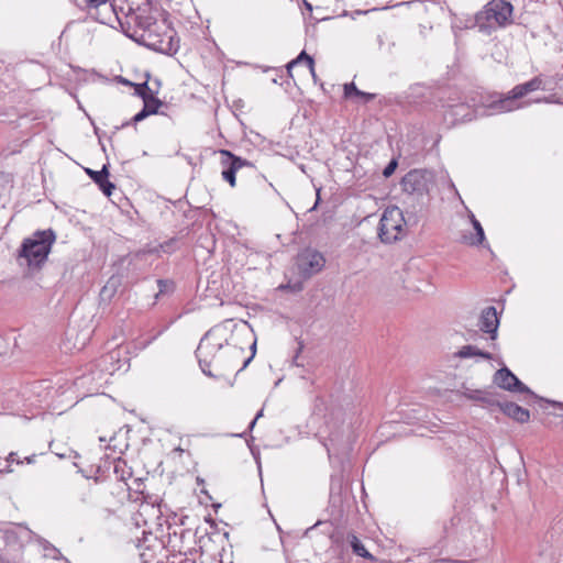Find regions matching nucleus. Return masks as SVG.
Segmentation results:
<instances>
[{"instance_id": "1", "label": "nucleus", "mask_w": 563, "mask_h": 563, "mask_svg": "<svg viewBox=\"0 0 563 563\" xmlns=\"http://www.w3.org/2000/svg\"><path fill=\"white\" fill-rule=\"evenodd\" d=\"M223 332L220 328L210 329L196 350L199 366L209 377H220L224 372L233 369L243 353L242 349L228 343Z\"/></svg>"}, {"instance_id": "2", "label": "nucleus", "mask_w": 563, "mask_h": 563, "mask_svg": "<svg viewBox=\"0 0 563 563\" xmlns=\"http://www.w3.org/2000/svg\"><path fill=\"white\" fill-rule=\"evenodd\" d=\"M112 11L118 15L114 8ZM121 26H135L134 33L141 31L140 37L142 43L148 47V35H159L162 32H169V23L164 18V12L158 8H154L150 2H143L136 8L129 7L124 13V21L117 16Z\"/></svg>"}, {"instance_id": "3", "label": "nucleus", "mask_w": 563, "mask_h": 563, "mask_svg": "<svg viewBox=\"0 0 563 563\" xmlns=\"http://www.w3.org/2000/svg\"><path fill=\"white\" fill-rule=\"evenodd\" d=\"M55 241L56 233L53 229L37 230L22 241L19 258L25 260L30 268L40 269L47 261Z\"/></svg>"}, {"instance_id": "4", "label": "nucleus", "mask_w": 563, "mask_h": 563, "mask_svg": "<svg viewBox=\"0 0 563 563\" xmlns=\"http://www.w3.org/2000/svg\"><path fill=\"white\" fill-rule=\"evenodd\" d=\"M512 5L505 0H492L475 15V24L483 32L494 25L504 26L510 22Z\"/></svg>"}, {"instance_id": "5", "label": "nucleus", "mask_w": 563, "mask_h": 563, "mask_svg": "<svg viewBox=\"0 0 563 563\" xmlns=\"http://www.w3.org/2000/svg\"><path fill=\"white\" fill-rule=\"evenodd\" d=\"M405 219L398 207L387 208L378 224V236L383 243H393L404 234Z\"/></svg>"}, {"instance_id": "6", "label": "nucleus", "mask_w": 563, "mask_h": 563, "mask_svg": "<svg viewBox=\"0 0 563 563\" xmlns=\"http://www.w3.org/2000/svg\"><path fill=\"white\" fill-rule=\"evenodd\" d=\"M433 181L434 176L432 172L428 169H412L404 176L401 185L407 194L423 197L428 195Z\"/></svg>"}, {"instance_id": "7", "label": "nucleus", "mask_w": 563, "mask_h": 563, "mask_svg": "<svg viewBox=\"0 0 563 563\" xmlns=\"http://www.w3.org/2000/svg\"><path fill=\"white\" fill-rule=\"evenodd\" d=\"M324 264L325 260L323 255L313 249L302 250L296 258L298 272L303 278H309L321 272Z\"/></svg>"}, {"instance_id": "8", "label": "nucleus", "mask_w": 563, "mask_h": 563, "mask_svg": "<svg viewBox=\"0 0 563 563\" xmlns=\"http://www.w3.org/2000/svg\"><path fill=\"white\" fill-rule=\"evenodd\" d=\"M5 552L10 554L11 551H22L25 543L30 542L33 538V531L24 525H15L8 529H1Z\"/></svg>"}, {"instance_id": "9", "label": "nucleus", "mask_w": 563, "mask_h": 563, "mask_svg": "<svg viewBox=\"0 0 563 563\" xmlns=\"http://www.w3.org/2000/svg\"><path fill=\"white\" fill-rule=\"evenodd\" d=\"M528 104V102L518 101L516 97H512V90H510L506 95H498L496 97H492V99H489L487 103L484 104L485 110L483 114L494 115L499 113L511 112L520 108H523Z\"/></svg>"}, {"instance_id": "10", "label": "nucleus", "mask_w": 563, "mask_h": 563, "mask_svg": "<svg viewBox=\"0 0 563 563\" xmlns=\"http://www.w3.org/2000/svg\"><path fill=\"white\" fill-rule=\"evenodd\" d=\"M499 388L511 393H525L536 397L534 393L526 386L508 367L499 368L493 379Z\"/></svg>"}, {"instance_id": "11", "label": "nucleus", "mask_w": 563, "mask_h": 563, "mask_svg": "<svg viewBox=\"0 0 563 563\" xmlns=\"http://www.w3.org/2000/svg\"><path fill=\"white\" fill-rule=\"evenodd\" d=\"M221 155V165L223 166V170L221 173L222 178L230 184L231 187L235 186V175L239 169L244 166H252V164L240 157L234 155L228 150H220Z\"/></svg>"}, {"instance_id": "12", "label": "nucleus", "mask_w": 563, "mask_h": 563, "mask_svg": "<svg viewBox=\"0 0 563 563\" xmlns=\"http://www.w3.org/2000/svg\"><path fill=\"white\" fill-rule=\"evenodd\" d=\"M221 155V165L223 166V170L221 173L222 178L230 184L231 187L235 186V175L239 169L244 166H252V164L240 157L234 155L228 150H220Z\"/></svg>"}, {"instance_id": "13", "label": "nucleus", "mask_w": 563, "mask_h": 563, "mask_svg": "<svg viewBox=\"0 0 563 563\" xmlns=\"http://www.w3.org/2000/svg\"><path fill=\"white\" fill-rule=\"evenodd\" d=\"M148 48L173 55L179 48V41L175 38V31L169 26V32H162L159 35H148Z\"/></svg>"}, {"instance_id": "14", "label": "nucleus", "mask_w": 563, "mask_h": 563, "mask_svg": "<svg viewBox=\"0 0 563 563\" xmlns=\"http://www.w3.org/2000/svg\"><path fill=\"white\" fill-rule=\"evenodd\" d=\"M478 327L481 331L490 334V339L497 338V330L499 327V319L497 317V310L490 306L485 308L479 317Z\"/></svg>"}, {"instance_id": "15", "label": "nucleus", "mask_w": 563, "mask_h": 563, "mask_svg": "<svg viewBox=\"0 0 563 563\" xmlns=\"http://www.w3.org/2000/svg\"><path fill=\"white\" fill-rule=\"evenodd\" d=\"M498 407L506 416L512 418L517 422L525 423L530 419L529 410L515 402H499Z\"/></svg>"}, {"instance_id": "16", "label": "nucleus", "mask_w": 563, "mask_h": 563, "mask_svg": "<svg viewBox=\"0 0 563 563\" xmlns=\"http://www.w3.org/2000/svg\"><path fill=\"white\" fill-rule=\"evenodd\" d=\"M86 172L106 196H111L114 184L108 179L109 172L106 165L100 170L87 168Z\"/></svg>"}, {"instance_id": "17", "label": "nucleus", "mask_w": 563, "mask_h": 563, "mask_svg": "<svg viewBox=\"0 0 563 563\" xmlns=\"http://www.w3.org/2000/svg\"><path fill=\"white\" fill-rule=\"evenodd\" d=\"M543 87V80L541 77L537 76L530 79L527 82L519 84L515 86L512 90V97H516L518 101H521L523 97L528 93L539 90Z\"/></svg>"}, {"instance_id": "18", "label": "nucleus", "mask_w": 563, "mask_h": 563, "mask_svg": "<svg viewBox=\"0 0 563 563\" xmlns=\"http://www.w3.org/2000/svg\"><path fill=\"white\" fill-rule=\"evenodd\" d=\"M466 397L471 400H475L478 402H482L488 407L497 406L499 405V401L497 400L495 394L487 391V390H479L474 389L466 393Z\"/></svg>"}, {"instance_id": "19", "label": "nucleus", "mask_w": 563, "mask_h": 563, "mask_svg": "<svg viewBox=\"0 0 563 563\" xmlns=\"http://www.w3.org/2000/svg\"><path fill=\"white\" fill-rule=\"evenodd\" d=\"M176 249H177V239L172 238V239L158 244L157 246L147 247V249L142 250V254H144V255L159 254L161 252L166 253V254H172L176 251Z\"/></svg>"}, {"instance_id": "20", "label": "nucleus", "mask_w": 563, "mask_h": 563, "mask_svg": "<svg viewBox=\"0 0 563 563\" xmlns=\"http://www.w3.org/2000/svg\"><path fill=\"white\" fill-rule=\"evenodd\" d=\"M113 473L118 481L126 482L132 476V470L126 462L120 457L113 461Z\"/></svg>"}, {"instance_id": "21", "label": "nucleus", "mask_w": 563, "mask_h": 563, "mask_svg": "<svg viewBox=\"0 0 563 563\" xmlns=\"http://www.w3.org/2000/svg\"><path fill=\"white\" fill-rule=\"evenodd\" d=\"M455 355L460 358H467L472 356H479L485 360L493 358V355L490 353L482 351L475 345H464L455 353Z\"/></svg>"}, {"instance_id": "22", "label": "nucleus", "mask_w": 563, "mask_h": 563, "mask_svg": "<svg viewBox=\"0 0 563 563\" xmlns=\"http://www.w3.org/2000/svg\"><path fill=\"white\" fill-rule=\"evenodd\" d=\"M470 220H471V223H472L476 234H475V236H470V238L465 236V241L470 245L482 244L485 241L484 229H483L481 222L475 218V216L472 212H470Z\"/></svg>"}, {"instance_id": "23", "label": "nucleus", "mask_w": 563, "mask_h": 563, "mask_svg": "<svg viewBox=\"0 0 563 563\" xmlns=\"http://www.w3.org/2000/svg\"><path fill=\"white\" fill-rule=\"evenodd\" d=\"M108 0H85V9H87L88 14L99 21L100 23L106 24L107 20L99 15V8L107 7Z\"/></svg>"}, {"instance_id": "24", "label": "nucleus", "mask_w": 563, "mask_h": 563, "mask_svg": "<svg viewBox=\"0 0 563 563\" xmlns=\"http://www.w3.org/2000/svg\"><path fill=\"white\" fill-rule=\"evenodd\" d=\"M305 63L307 65V67L309 68L313 79H316V74H314V60L313 58L308 55L305 51H302L295 59H292L288 65H287V70L288 73L290 74L291 73V69L292 67L299 65V64H302Z\"/></svg>"}, {"instance_id": "25", "label": "nucleus", "mask_w": 563, "mask_h": 563, "mask_svg": "<svg viewBox=\"0 0 563 563\" xmlns=\"http://www.w3.org/2000/svg\"><path fill=\"white\" fill-rule=\"evenodd\" d=\"M350 544H351L353 552L356 555L362 556L364 559H369V560L374 559L373 555L366 550V548L364 547V544L357 537L352 536Z\"/></svg>"}, {"instance_id": "26", "label": "nucleus", "mask_w": 563, "mask_h": 563, "mask_svg": "<svg viewBox=\"0 0 563 563\" xmlns=\"http://www.w3.org/2000/svg\"><path fill=\"white\" fill-rule=\"evenodd\" d=\"M163 106V102L153 95L152 97L145 99L143 101V108L145 110H152L151 115L153 114H163L164 112L159 111V108Z\"/></svg>"}, {"instance_id": "27", "label": "nucleus", "mask_w": 563, "mask_h": 563, "mask_svg": "<svg viewBox=\"0 0 563 563\" xmlns=\"http://www.w3.org/2000/svg\"><path fill=\"white\" fill-rule=\"evenodd\" d=\"M135 95L139 96L143 101L153 95H156L157 91H153L148 86L147 81L141 84H134Z\"/></svg>"}, {"instance_id": "28", "label": "nucleus", "mask_w": 563, "mask_h": 563, "mask_svg": "<svg viewBox=\"0 0 563 563\" xmlns=\"http://www.w3.org/2000/svg\"><path fill=\"white\" fill-rule=\"evenodd\" d=\"M151 111L152 110H145L144 108H142L141 111H139L132 119L131 121H126L124 123H122L120 126H115L117 130L121 129V128H125L128 125H130L131 123H139L141 121H143L144 119H146L148 115H151Z\"/></svg>"}, {"instance_id": "29", "label": "nucleus", "mask_w": 563, "mask_h": 563, "mask_svg": "<svg viewBox=\"0 0 563 563\" xmlns=\"http://www.w3.org/2000/svg\"><path fill=\"white\" fill-rule=\"evenodd\" d=\"M361 95V90L357 89L354 82H347L344 85V97L351 99Z\"/></svg>"}, {"instance_id": "30", "label": "nucleus", "mask_w": 563, "mask_h": 563, "mask_svg": "<svg viewBox=\"0 0 563 563\" xmlns=\"http://www.w3.org/2000/svg\"><path fill=\"white\" fill-rule=\"evenodd\" d=\"M157 286H158V292L155 296L156 298H158V296L161 294H164V292L168 291L172 288V284L168 280H165V279H158L157 280Z\"/></svg>"}, {"instance_id": "31", "label": "nucleus", "mask_w": 563, "mask_h": 563, "mask_svg": "<svg viewBox=\"0 0 563 563\" xmlns=\"http://www.w3.org/2000/svg\"><path fill=\"white\" fill-rule=\"evenodd\" d=\"M167 328L164 327L162 328L161 330H158L156 333H154L153 335H151L148 339L140 342L139 344L145 349L146 346H148L153 341H155L159 335L163 334V332L166 330Z\"/></svg>"}, {"instance_id": "32", "label": "nucleus", "mask_w": 563, "mask_h": 563, "mask_svg": "<svg viewBox=\"0 0 563 563\" xmlns=\"http://www.w3.org/2000/svg\"><path fill=\"white\" fill-rule=\"evenodd\" d=\"M396 167H397V161L391 159V161L387 164V166L384 168V170H383V175H384L385 177H389V176H391V175L394 174V172H395Z\"/></svg>"}, {"instance_id": "33", "label": "nucleus", "mask_w": 563, "mask_h": 563, "mask_svg": "<svg viewBox=\"0 0 563 563\" xmlns=\"http://www.w3.org/2000/svg\"><path fill=\"white\" fill-rule=\"evenodd\" d=\"M13 181V175L7 172H0V186L9 185Z\"/></svg>"}, {"instance_id": "34", "label": "nucleus", "mask_w": 563, "mask_h": 563, "mask_svg": "<svg viewBox=\"0 0 563 563\" xmlns=\"http://www.w3.org/2000/svg\"><path fill=\"white\" fill-rule=\"evenodd\" d=\"M328 441H329V443H324V446L327 448L329 456H331L332 450H335V446H336L335 441L336 440L334 437H330Z\"/></svg>"}, {"instance_id": "35", "label": "nucleus", "mask_w": 563, "mask_h": 563, "mask_svg": "<svg viewBox=\"0 0 563 563\" xmlns=\"http://www.w3.org/2000/svg\"><path fill=\"white\" fill-rule=\"evenodd\" d=\"M303 347H305L303 342L302 341H298V349H297L296 355H295L294 361H292V363L296 366L300 365L297 360L299 357V354L302 352Z\"/></svg>"}, {"instance_id": "36", "label": "nucleus", "mask_w": 563, "mask_h": 563, "mask_svg": "<svg viewBox=\"0 0 563 563\" xmlns=\"http://www.w3.org/2000/svg\"><path fill=\"white\" fill-rule=\"evenodd\" d=\"M357 97L363 98L365 102H369L373 99H375V93L364 92L361 90V95H358Z\"/></svg>"}, {"instance_id": "37", "label": "nucleus", "mask_w": 563, "mask_h": 563, "mask_svg": "<svg viewBox=\"0 0 563 563\" xmlns=\"http://www.w3.org/2000/svg\"><path fill=\"white\" fill-rule=\"evenodd\" d=\"M16 456L18 455L15 452H11L7 460H8V462H16L18 464H22L23 462L20 461Z\"/></svg>"}, {"instance_id": "38", "label": "nucleus", "mask_w": 563, "mask_h": 563, "mask_svg": "<svg viewBox=\"0 0 563 563\" xmlns=\"http://www.w3.org/2000/svg\"><path fill=\"white\" fill-rule=\"evenodd\" d=\"M262 416H263V410H260V411L256 413L255 418L251 421V423H250V429H253V428H254V426H255V423H256L257 419H260Z\"/></svg>"}, {"instance_id": "39", "label": "nucleus", "mask_w": 563, "mask_h": 563, "mask_svg": "<svg viewBox=\"0 0 563 563\" xmlns=\"http://www.w3.org/2000/svg\"><path fill=\"white\" fill-rule=\"evenodd\" d=\"M35 457H36V455H35V454H32V455H30V456H26L24 460H25V462H26L27 464H32V463H34V462H35Z\"/></svg>"}, {"instance_id": "40", "label": "nucleus", "mask_w": 563, "mask_h": 563, "mask_svg": "<svg viewBox=\"0 0 563 563\" xmlns=\"http://www.w3.org/2000/svg\"><path fill=\"white\" fill-rule=\"evenodd\" d=\"M368 12H369L368 10H367V11L356 10V11H354V12L352 13V15H351V16H352V19H355V15L366 14V13H368Z\"/></svg>"}, {"instance_id": "41", "label": "nucleus", "mask_w": 563, "mask_h": 563, "mask_svg": "<svg viewBox=\"0 0 563 563\" xmlns=\"http://www.w3.org/2000/svg\"><path fill=\"white\" fill-rule=\"evenodd\" d=\"M252 358H253V355L250 356L247 360H245L239 371H243L249 365V363L251 362Z\"/></svg>"}, {"instance_id": "42", "label": "nucleus", "mask_w": 563, "mask_h": 563, "mask_svg": "<svg viewBox=\"0 0 563 563\" xmlns=\"http://www.w3.org/2000/svg\"><path fill=\"white\" fill-rule=\"evenodd\" d=\"M463 107H464L463 104H461V106H454V108L456 109V111L454 112V114H455V115L461 114V112H460V111H457V109H462Z\"/></svg>"}, {"instance_id": "43", "label": "nucleus", "mask_w": 563, "mask_h": 563, "mask_svg": "<svg viewBox=\"0 0 563 563\" xmlns=\"http://www.w3.org/2000/svg\"><path fill=\"white\" fill-rule=\"evenodd\" d=\"M553 405H558L560 407H563V404H560V402H556V401H553Z\"/></svg>"}, {"instance_id": "44", "label": "nucleus", "mask_w": 563, "mask_h": 563, "mask_svg": "<svg viewBox=\"0 0 563 563\" xmlns=\"http://www.w3.org/2000/svg\"><path fill=\"white\" fill-rule=\"evenodd\" d=\"M175 451L181 453L183 452V449L181 448H176Z\"/></svg>"}, {"instance_id": "45", "label": "nucleus", "mask_w": 563, "mask_h": 563, "mask_svg": "<svg viewBox=\"0 0 563 563\" xmlns=\"http://www.w3.org/2000/svg\"><path fill=\"white\" fill-rule=\"evenodd\" d=\"M107 289H108V287H107V286H106V287H103V289H102L101 294L103 295V294L107 291Z\"/></svg>"}]
</instances>
